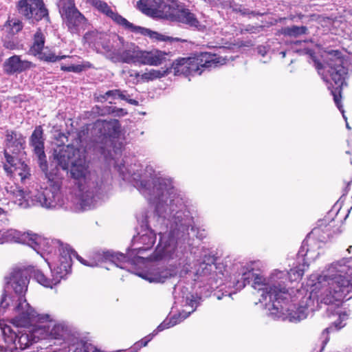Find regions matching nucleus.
Segmentation results:
<instances>
[{"label":"nucleus","instance_id":"nucleus-21","mask_svg":"<svg viewBox=\"0 0 352 352\" xmlns=\"http://www.w3.org/2000/svg\"><path fill=\"white\" fill-rule=\"evenodd\" d=\"M52 317L54 318L53 316ZM53 321L54 319H52ZM48 322L39 324V328L43 329L46 334L43 339L56 340L65 343L69 341L72 333L71 327L67 324L65 322H59L50 327L47 324Z\"/></svg>","mask_w":352,"mask_h":352},{"label":"nucleus","instance_id":"nucleus-27","mask_svg":"<svg viewBox=\"0 0 352 352\" xmlns=\"http://www.w3.org/2000/svg\"><path fill=\"white\" fill-rule=\"evenodd\" d=\"M168 53L157 49L150 51L142 50L141 65L157 66L165 63L168 56Z\"/></svg>","mask_w":352,"mask_h":352},{"label":"nucleus","instance_id":"nucleus-24","mask_svg":"<svg viewBox=\"0 0 352 352\" xmlns=\"http://www.w3.org/2000/svg\"><path fill=\"white\" fill-rule=\"evenodd\" d=\"M25 146V138L20 133L8 131L6 135V151L8 154H19Z\"/></svg>","mask_w":352,"mask_h":352},{"label":"nucleus","instance_id":"nucleus-18","mask_svg":"<svg viewBox=\"0 0 352 352\" xmlns=\"http://www.w3.org/2000/svg\"><path fill=\"white\" fill-rule=\"evenodd\" d=\"M186 58L192 76L201 75L204 68H214L226 63L222 57L208 52H201Z\"/></svg>","mask_w":352,"mask_h":352},{"label":"nucleus","instance_id":"nucleus-41","mask_svg":"<svg viewBox=\"0 0 352 352\" xmlns=\"http://www.w3.org/2000/svg\"><path fill=\"white\" fill-rule=\"evenodd\" d=\"M129 74L131 77H134L137 82H141V74L137 71L129 70Z\"/></svg>","mask_w":352,"mask_h":352},{"label":"nucleus","instance_id":"nucleus-46","mask_svg":"<svg viewBox=\"0 0 352 352\" xmlns=\"http://www.w3.org/2000/svg\"><path fill=\"white\" fill-rule=\"evenodd\" d=\"M280 54L282 55V57H283V58H285V55H286V52H280Z\"/></svg>","mask_w":352,"mask_h":352},{"label":"nucleus","instance_id":"nucleus-22","mask_svg":"<svg viewBox=\"0 0 352 352\" xmlns=\"http://www.w3.org/2000/svg\"><path fill=\"white\" fill-rule=\"evenodd\" d=\"M5 158L6 163L3 168L8 174L14 177L18 175L22 182L30 176V168L25 162L18 160L7 151L5 152Z\"/></svg>","mask_w":352,"mask_h":352},{"label":"nucleus","instance_id":"nucleus-45","mask_svg":"<svg viewBox=\"0 0 352 352\" xmlns=\"http://www.w3.org/2000/svg\"><path fill=\"white\" fill-rule=\"evenodd\" d=\"M119 111H120L121 112V113H122V114H123V115H124V114H126V111H124V109H120Z\"/></svg>","mask_w":352,"mask_h":352},{"label":"nucleus","instance_id":"nucleus-37","mask_svg":"<svg viewBox=\"0 0 352 352\" xmlns=\"http://www.w3.org/2000/svg\"><path fill=\"white\" fill-rule=\"evenodd\" d=\"M119 89H113L109 90L104 93V94H100L98 96V101H103L107 100L109 98H112L113 99H116L118 98Z\"/></svg>","mask_w":352,"mask_h":352},{"label":"nucleus","instance_id":"nucleus-19","mask_svg":"<svg viewBox=\"0 0 352 352\" xmlns=\"http://www.w3.org/2000/svg\"><path fill=\"white\" fill-rule=\"evenodd\" d=\"M42 236L31 232H22L15 229L0 230V244L18 243L26 244L35 250L43 241Z\"/></svg>","mask_w":352,"mask_h":352},{"label":"nucleus","instance_id":"nucleus-38","mask_svg":"<svg viewBox=\"0 0 352 352\" xmlns=\"http://www.w3.org/2000/svg\"><path fill=\"white\" fill-rule=\"evenodd\" d=\"M118 98L126 100L127 102H129L131 104L138 106L139 102L136 100L130 98V96L129 94H126V91H121L119 89V94H118Z\"/></svg>","mask_w":352,"mask_h":352},{"label":"nucleus","instance_id":"nucleus-8","mask_svg":"<svg viewBox=\"0 0 352 352\" xmlns=\"http://www.w3.org/2000/svg\"><path fill=\"white\" fill-rule=\"evenodd\" d=\"M216 256L213 252L209 249L203 248L201 252L200 261L197 264L195 273V281L206 283L210 285L211 289L220 287L221 295H217L218 300L222 299L223 296L231 297L232 294H228L227 291L229 289L227 282L230 278L234 280L233 267L236 263H233L230 270H224L221 271V264L216 265ZM238 262H236L237 263Z\"/></svg>","mask_w":352,"mask_h":352},{"label":"nucleus","instance_id":"nucleus-1","mask_svg":"<svg viewBox=\"0 0 352 352\" xmlns=\"http://www.w3.org/2000/svg\"><path fill=\"white\" fill-rule=\"evenodd\" d=\"M342 258L327 265L320 273L311 274L306 285L294 292L288 283L300 280L305 269L298 267L287 270H273L267 277L255 273V267L261 265L259 261L239 262L233 267L234 280L227 282L230 291L234 294L245 287L252 279V287L261 292V302L267 298L272 302L269 308L270 315L274 319L288 320L297 323L320 308V304L332 305L340 302L352 292V279L349 268L352 263Z\"/></svg>","mask_w":352,"mask_h":352},{"label":"nucleus","instance_id":"nucleus-3","mask_svg":"<svg viewBox=\"0 0 352 352\" xmlns=\"http://www.w3.org/2000/svg\"><path fill=\"white\" fill-rule=\"evenodd\" d=\"M54 160L63 170H68L76 181L69 197H65L58 184L38 191L36 198L26 199L21 188L12 191V200L21 208L33 206L45 209H59L78 212L92 209L108 197L112 189V177L109 172H97L86 160V151L74 145L58 146L54 149Z\"/></svg>","mask_w":352,"mask_h":352},{"label":"nucleus","instance_id":"nucleus-14","mask_svg":"<svg viewBox=\"0 0 352 352\" xmlns=\"http://www.w3.org/2000/svg\"><path fill=\"white\" fill-rule=\"evenodd\" d=\"M29 273L27 269L21 267H14L12 269L10 274L6 278V284L10 286L15 293V296H8L3 294L0 302V311H4L12 303L13 310L17 305L19 298H25V294L28 290L29 278Z\"/></svg>","mask_w":352,"mask_h":352},{"label":"nucleus","instance_id":"nucleus-4","mask_svg":"<svg viewBox=\"0 0 352 352\" xmlns=\"http://www.w3.org/2000/svg\"><path fill=\"white\" fill-rule=\"evenodd\" d=\"M52 319V315L38 313L27 300L19 298L10 323L16 327L24 328V330L16 333L10 326L1 325L0 351L21 352L28 349L46 335L45 331L39 328V324L51 322Z\"/></svg>","mask_w":352,"mask_h":352},{"label":"nucleus","instance_id":"nucleus-10","mask_svg":"<svg viewBox=\"0 0 352 352\" xmlns=\"http://www.w3.org/2000/svg\"><path fill=\"white\" fill-rule=\"evenodd\" d=\"M333 215L334 212H329L327 216L318 221L317 226L307 235L298 252V264L294 268L297 269L298 267H300L301 269H305V271L309 267V263L315 261L318 256V250L320 246L319 243L316 241V238L320 236V232H322L320 240L321 242H324L327 238L336 233V230L333 229L335 223Z\"/></svg>","mask_w":352,"mask_h":352},{"label":"nucleus","instance_id":"nucleus-25","mask_svg":"<svg viewBox=\"0 0 352 352\" xmlns=\"http://www.w3.org/2000/svg\"><path fill=\"white\" fill-rule=\"evenodd\" d=\"M35 65L26 60H22L20 56L14 55L3 63L4 71L8 74L21 73L27 69L34 67Z\"/></svg>","mask_w":352,"mask_h":352},{"label":"nucleus","instance_id":"nucleus-44","mask_svg":"<svg viewBox=\"0 0 352 352\" xmlns=\"http://www.w3.org/2000/svg\"><path fill=\"white\" fill-rule=\"evenodd\" d=\"M300 52L301 53H305V54H309L311 56H312V50H309V49H305L302 51H300Z\"/></svg>","mask_w":352,"mask_h":352},{"label":"nucleus","instance_id":"nucleus-29","mask_svg":"<svg viewBox=\"0 0 352 352\" xmlns=\"http://www.w3.org/2000/svg\"><path fill=\"white\" fill-rule=\"evenodd\" d=\"M45 38L41 30H38L34 36V43L30 50V53L35 56H38L43 49Z\"/></svg>","mask_w":352,"mask_h":352},{"label":"nucleus","instance_id":"nucleus-7","mask_svg":"<svg viewBox=\"0 0 352 352\" xmlns=\"http://www.w3.org/2000/svg\"><path fill=\"white\" fill-rule=\"evenodd\" d=\"M156 233L151 228L146 227L134 236L130 249L126 255L107 251L99 254L98 262H108L114 264L116 267L126 270H130V266L137 265V263H144L146 258L143 255L151 250L156 241Z\"/></svg>","mask_w":352,"mask_h":352},{"label":"nucleus","instance_id":"nucleus-35","mask_svg":"<svg viewBox=\"0 0 352 352\" xmlns=\"http://www.w3.org/2000/svg\"><path fill=\"white\" fill-rule=\"evenodd\" d=\"M6 26L10 28L12 34H14L20 32L23 29V23L18 19H9Z\"/></svg>","mask_w":352,"mask_h":352},{"label":"nucleus","instance_id":"nucleus-28","mask_svg":"<svg viewBox=\"0 0 352 352\" xmlns=\"http://www.w3.org/2000/svg\"><path fill=\"white\" fill-rule=\"evenodd\" d=\"M68 348V352H98L94 345L82 340L69 345Z\"/></svg>","mask_w":352,"mask_h":352},{"label":"nucleus","instance_id":"nucleus-6","mask_svg":"<svg viewBox=\"0 0 352 352\" xmlns=\"http://www.w3.org/2000/svg\"><path fill=\"white\" fill-rule=\"evenodd\" d=\"M94 133L98 134L100 137H102V138L105 140L106 143L107 142L111 143L112 151L111 149L108 150V153L106 154L105 150L103 149L102 154L104 155L107 160H108L109 158L114 160L115 168L117 169L123 180L133 185L132 182L124 178V174L129 171L131 172V173L133 172L143 173L144 169L148 166H151L153 168V167L151 165H147L144 167L135 159L132 160L129 159V157H125L121 161L115 160V157L121 153L122 148V144L120 143L118 146L116 144L112 146V144L114 143V139L118 138L120 133V124L118 120L116 119L110 120L109 121L98 120L94 123Z\"/></svg>","mask_w":352,"mask_h":352},{"label":"nucleus","instance_id":"nucleus-30","mask_svg":"<svg viewBox=\"0 0 352 352\" xmlns=\"http://www.w3.org/2000/svg\"><path fill=\"white\" fill-rule=\"evenodd\" d=\"M167 74L166 69H151L141 74V82L152 81L165 76Z\"/></svg>","mask_w":352,"mask_h":352},{"label":"nucleus","instance_id":"nucleus-50","mask_svg":"<svg viewBox=\"0 0 352 352\" xmlns=\"http://www.w3.org/2000/svg\"><path fill=\"white\" fill-rule=\"evenodd\" d=\"M351 164H352V157L351 158Z\"/></svg>","mask_w":352,"mask_h":352},{"label":"nucleus","instance_id":"nucleus-5","mask_svg":"<svg viewBox=\"0 0 352 352\" xmlns=\"http://www.w3.org/2000/svg\"><path fill=\"white\" fill-rule=\"evenodd\" d=\"M43 241L35 248V251L47 263L52 278L47 277L41 270L33 272L34 278L41 285L47 288H53L57 285L70 272L73 257L82 265L95 267L98 262L93 260H85L80 256L67 244H63L56 239H51L42 236Z\"/></svg>","mask_w":352,"mask_h":352},{"label":"nucleus","instance_id":"nucleus-12","mask_svg":"<svg viewBox=\"0 0 352 352\" xmlns=\"http://www.w3.org/2000/svg\"><path fill=\"white\" fill-rule=\"evenodd\" d=\"M90 3L98 10L106 14L114 22L121 25L126 30L130 31L135 34L146 36L154 41H180V39L178 38L167 36L157 32L152 31L150 29L135 25L134 24L127 21L125 18L118 14L117 12L113 11L107 3L101 0H90Z\"/></svg>","mask_w":352,"mask_h":352},{"label":"nucleus","instance_id":"nucleus-39","mask_svg":"<svg viewBox=\"0 0 352 352\" xmlns=\"http://www.w3.org/2000/svg\"><path fill=\"white\" fill-rule=\"evenodd\" d=\"M233 4V0H214L213 5L221 6L223 8H231Z\"/></svg>","mask_w":352,"mask_h":352},{"label":"nucleus","instance_id":"nucleus-20","mask_svg":"<svg viewBox=\"0 0 352 352\" xmlns=\"http://www.w3.org/2000/svg\"><path fill=\"white\" fill-rule=\"evenodd\" d=\"M16 8L20 14L28 19L39 21L47 15L43 0H20Z\"/></svg>","mask_w":352,"mask_h":352},{"label":"nucleus","instance_id":"nucleus-9","mask_svg":"<svg viewBox=\"0 0 352 352\" xmlns=\"http://www.w3.org/2000/svg\"><path fill=\"white\" fill-rule=\"evenodd\" d=\"M138 7L144 14L153 18L168 19L198 30L202 28L195 14L175 0H140Z\"/></svg>","mask_w":352,"mask_h":352},{"label":"nucleus","instance_id":"nucleus-43","mask_svg":"<svg viewBox=\"0 0 352 352\" xmlns=\"http://www.w3.org/2000/svg\"><path fill=\"white\" fill-rule=\"evenodd\" d=\"M314 63H315V66L318 70H320L323 68V66L320 63L317 62L316 60H314Z\"/></svg>","mask_w":352,"mask_h":352},{"label":"nucleus","instance_id":"nucleus-26","mask_svg":"<svg viewBox=\"0 0 352 352\" xmlns=\"http://www.w3.org/2000/svg\"><path fill=\"white\" fill-rule=\"evenodd\" d=\"M40 168L42 170V171L43 173H45V176L48 179V180L52 183L53 182V184H50L49 185V186H47L44 188L41 187L40 189H38V188H37V186H36L35 188H34L32 190H28V191L21 189L27 195L26 199H30L31 198L35 199L36 198L35 195L37 194L38 191H41L47 188H50L52 186H53L54 184H58L59 186V188H60V186L59 183L56 181L57 179H58L60 178L59 169L57 167V166L55 165L54 166L52 164H51L50 170H49L48 168H47V161L45 160V168H43L42 167H40ZM60 191L62 192L60 189Z\"/></svg>","mask_w":352,"mask_h":352},{"label":"nucleus","instance_id":"nucleus-33","mask_svg":"<svg viewBox=\"0 0 352 352\" xmlns=\"http://www.w3.org/2000/svg\"><path fill=\"white\" fill-rule=\"evenodd\" d=\"M91 67L92 65L89 62L85 61L81 64L71 65L69 66L61 65L60 69L64 72L80 73L87 69L91 68Z\"/></svg>","mask_w":352,"mask_h":352},{"label":"nucleus","instance_id":"nucleus-13","mask_svg":"<svg viewBox=\"0 0 352 352\" xmlns=\"http://www.w3.org/2000/svg\"><path fill=\"white\" fill-rule=\"evenodd\" d=\"M139 263H137V264ZM142 263L145 264L146 269L135 273V274L150 283H163L168 279L177 276L184 277L190 272L188 266L184 265L181 268L173 263L164 265L159 263L149 261L147 258L145 262Z\"/></svg>","mask_w":352,"mask_h":352},{"label":"nucleus","instance_id":"nucleus-15","mask_svg":"<svg viewBox=\"0 0 352 352\" xmlns=\"http://www.w3.org/2000/svg\"><path fill=\"white\" fill-rule=\"evenodd\" d=\"M200 298L193 295L186 296V303L191 307L190 311H184L179 313L177 315H174L169 319L164 320L151 334L146 336L140 340L136 342L134 345L131 348V352H138L142 347L146 346L148 343L156 336L159 332L162 331L166 329L170 328L188 318L190 314L193 312L199 304Z\"/></svg>","mask_w":352,"mask_h":352},{"label":"nucleus","instance_id":"nucleus-11","mask_svg":"<svg viewBox=\"0 0 352 352\" xmlns=\"http://www.w3.org/2000/svg\"><path fill=\"white\" fill-rule=\"evenodd\" d=\"M117 41L122 44V50L110 49L107 43L108 36L98 32H87L84 36L85 42L93 45L96 48L102 47L104 50L107 56L113 63H124L127 64L141 65L142 50L134 43H124V39L119 36H115Z\"/></svg>","mask_w":352,"mask_h":352},{"label":"nucleus","instance_id":"nucleus-42","mask_svg":"<svg viewBox=\"0 0 352 352\" xmlns=\"http://www.w3.org/2000/svg\"><path fill=\"white\" fill-rule=\"evenodd\" d=\"M258 52L264 56L265 54L267 53V50L265 47L260 46L258 47Z\"/></svg>","mask_w":352,"mask_h":352},{"label":"nucleus","instance_id":"nucleus-36","mask_svg":"<svg viewBox=\"0 0 352 352\" xmlns=\"http://www.w3.org/2000/svg\"><path fill=\"white\" fill-rule=\"evenodd\" d=\"M230 8H232L233 11L239 12L241 15L243 16L254 15V12L250 11L249 9L245 8V7H243L241 5L233 3Z\"/></svg>","mask_w":352,"mask_h":352},{"label":"nucleus","instance_id":"nucleus-47","mask_svg":"<svg viewBox=\"0 0 352 352\" xmlns=\"http://www.w3.org/2000/svg\"><path fill=\"white\" fill-rule=\"evenodd\" d=\"M351 182V181H350V182H349L347 183V187H349V186L350 185Z\"/></svg>","mask_w":352,"mask_h":352},{"label":"nucleus","instance_id":"nucleus-17","mask_svg":"<svg viewBox=\"0 0 352 352\" xmlns=\"http://www.w3.org/2000/svg\"><path fill=\"white\" fill-rule=\"evenodd\" d=\"M59 12L63 23L70 33L79 34L86 28L87 20L77 9L73 0H62Z\"/></svg>","mask_w":352,"mask_h":352},{"label":"nucleus","instance_id":"nucleus-40","mask_svg":"<svg viewBox=\"0 0 352 352\" xmlns=\"http://www.w3.org/2000/svg\"><path fill=\"white\" fill-rule=\"evenodd\" d=\"M8 219L7 218L6 211L0 207V226L3 227L8 224Z\"/></svg>","mask_w":352,"mask_h":352},{"label":"nucleus","instance_id":"nucleus-48","mask_svg":"<svg viewBox=\"0 0 352 352\" xmlns=\"http://www.w3.org/2000/svg\"><path fill=\"white\" fill-rule=\"evenodd\" d=\"M346 127H347L348 129H349V128H350V127H349V125L347 123H346Z\"/></svg>","mask_w":352,"mask_h":352},{"label":"nucleus","instance_id":"nucleus-31","mask_svg":"<svg viewBox=\"0 0 352 352\" xmlns=\"http://www.w3.org/2000/svg\"><path fill=\"white\" fill-rule=\"evenodd\" d=\"M174 72L176 75L192 76L186 58H179L175 61L174 63Z\"/></svg>","mask_w":352,"mask_h":352},{"label":"nucleus","instance_id":"nucleus-16","mask_svg":"<svg viewBox=\"0 0 352 352\" xmlns=\"http://www.w3.org/2000/svg\"><path fill=\"white\" fill-rule=\"evenodd\" d=\"M342 63L341 58H336L328 62L325 68L327 69L331 80L334 82V85H332V88L329 87V89H331L334 102L338 109L342 113L344 119L346 120L344 114V111L341 104V91L343 85L345 84L347 69L343 66Z\"/></svg>","mask_w":352,"mask_h":352},{"label":"nucleus","instance_id":"nucleus-34","mask_svg":"<svg viewBox=\"0 0 352 352\" xmlns=\"http://www.w3.org/2000/svg\"><path fill=\"white\" fill-rule=\"evenodd\" d=\"M38 57L41 60H44L46 62L54 63V62H56L61 59H64L68 56H65V55L56 56L53 52H50V51H47V52H42L41 51V52L38 55Z\"/></svg>","mask_w":352,"mask_h":352},{"label":"nucleus","instance_id":"nucleus-23","mask_svg":"<svg viewBox=\"0 0 352 352\" xmlns=\"http://www.w3.org/2000/svg\"><path fill=\"white\" fill-rule=\"evenodd\" d=\"M30 144L38 157L39 166L45 168L46 156L44 151L43 130L41 126H37L34 130L30 138Z\"/></svg>","mask_w":352,"mask_h":352},{"label":"nucleus","instance_id":"nucleus-49","mask_svg":"<svg viewBox=\"0 0 352 352\" xmlns=\"http://www.w3.org/2000/svg\"><path fill=\"white\" fill-rule=\"evenodd\" d=\"M297 43H301V41H298V42H296V44Z\"/></svg>","mask_w":352,"mask_h":352},{"label":"nucleus","instance_id":"nucleus-2","mask_svg":"<svg viewBox=\"0 0 352 352\" xmlns=\"http://www.w3.org/2000/svg\"><path fill=\"white\" fill-rule=\"evenodd\" d=\"M124 178L150 203L155 206L159 243L153 252V259L164 260L182 268L190 264L186 255L183 241L193 229L195 207L186 195L175 185L171 177L155 170L151 166L144 173L128 172Z\"/></svg>","mask_w":352,"mask_h":352},{"label":"nucleus","instance_id":"nucleus-32","mask_svg":"<svg viewBox=\"0 0 352 352\" xmlns=\"http://www.w3.org/2000/svg\"><path fill=\"white\" fill-rule=\"evenodd\" d=\"M307 33V28L306 26H296L293 25L290 27H286L283 29V34L293 37H298L302 34Z\"/></svg>","mask_w":352,"mask_h":352}]
</instances>
